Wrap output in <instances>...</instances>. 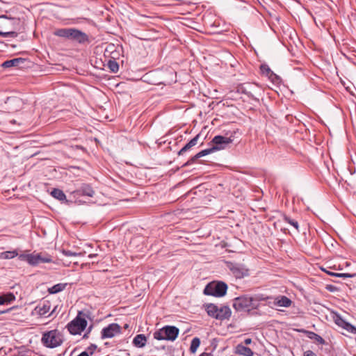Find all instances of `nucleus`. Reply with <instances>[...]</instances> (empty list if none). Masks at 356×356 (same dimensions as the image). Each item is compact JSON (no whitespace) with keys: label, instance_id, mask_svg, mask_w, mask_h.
<instances>
[{"label":"nucleus","instance_id":"nucleus-21","mask_svg":"<svg viewBox=\"0 0 356 356\" xmlns=\"http://www.w3.org/2000/svg\"><path fill=\"white\" fill-rule=\"evenodd\" d=\"M25 59L22 58H17L11 60H6L3 63L2 66L5 68L10 67L13 66H18L19 65L24 63Z\"/></svg>","mask_w":356,"mask_h":356},{"label":"nucleus","instance_id":"nucleus-16","mask_svg":"<svg viewBox=\"0 0 356 356\" xmlns=\"http://www.w3.org/2000/svg\"><path fill=\"white\" fill-rule=\"evenodd\" d=\"M51 309V303L49 300H44L40 303L35 309L40 316H46Z\"/></svg>","mask_w":356,"mask_h":356},{"label":"nucleus","instance_id":"nucleus-27","mask_svg":"<svg viewBox=\"0 0 356 356\" xmlns=\"http://www.w3.org/2000/svg\"><path fill=\"white\" fill-rule=\"evenodd\" d=\"M51 195H52V197L60 201H63L66 200V195H65L63 191L58 188H54L51 192Z\"/></svg>","mask_w":356,"mask_h":356},{"label":"nucleus","instance_id":"nucleus-7","mask_svg":"<svg viewBox=\"0 0 356 356\" xmlns=\"http://www.w3.org/2000/svg\"><path fill=\"white\" fill-rule=\"evenodd\" d=\"M227 267L236 279L243 278L249 274V270L241 264L229 261L227 262Z\"/></svg>","mask_w":356,"mask_h":356},{"label":"nucleus","instance_id":"nucleus-31","mask_svg":"<svg viewBox=\"0 0 356 356\" xmlns=\"http://www.w3.org/2000/svg\"><path fill=\"white\" fill-rule=\"evenodd\" d=\"M326 273L331 276L342 277V278H348V277L351 278V277H356V273H332L330 271H326Z\"/></svg>","mask_w":356,"mask_h":356},{"label":"nucleus","instance_id":"nucleus-25","mask_svg":"<svg viewBox=\"0 0 356 356\" xmlns=\"http://www.w3.org/2000/svg\"><path fill=\"white\" fill-rule=\"evenodd\" d=\"M15 300V296L13 293H7L0 296V305H7Z\"/></svg>","mask_w":356,"mask_h":356},{"label":"nucleus","instance_id":"nucleus-20","mask_svg":"<svg viewBox=\"0 0 356 356\" xmlns=\"http://www.w3.org/2000/svg\"><path fill=\"white\" fill-rule=\"evenodd\" d=\"M147 343V338L143 334H137L133 339V344L137 348H143Z\"/></svg>","mask_w":356,"mask_h":356},{"label":"nucleus","instance_id":"nucleus-9","mask_svg":"<svg viewBox=\"0 0 356 356\" xmlns=\"http://www.w3.org/2000/svg\"><path fill=\"white\" fill-rule=\"evenodd\" d=\"M121 332V327L118 323H111L102 330V338H112Z\"/></svg>","mask_w":356,"mask_h":356},{"label":"nucleus","instance_id":"nucleus-29","mask_svg":"<svg viewBox=\"0 0 356 356\" xmlns=\"http://www.w3.org/2000/svg\"><path fill=\"white\" fill-rule=\"evenodd\" d=\"M207 312L209 316L216 318L218 314V307L214 304H209L207 306Z\"/></svg>","mask_w":356,"mask_h":356},{"label":"nucleus","instance_id":"nucleus-2","mask_svg":"<svg viewBox=\"0 0 356 356\" xmlns=\"http://www.w3.org/2000/svg\"><path fill=\"white\" fill-rule=\"evenodd\" d=\"M63 336L58 330H52L43 333L41 341L47 348H54L63 343Z\"/></svg>","mask_w":356,"mask_h":356},{"label":"nucleus","instance_id":"nucleus-14","mask_svg":"<svg viewBox=\"0 0 356 356\" xmlns=\"http://www.w3.org/2000/svg\"><path fill=\"white\" fill-rule=\"evenodd\" d=\"M72 41L76 42L81 44L88 43L90 42L88 35L77 29H74Z\"/></svg>","mask_w":356,"mask_h":356},{"label":"nucleus","instance_id":"nucleus-41","mask_svg":"<svg viewBox=\"0 0 356 356\" xmlns=\"http://www.w3.org/2000/svg\"><path fill=\"white\" fill-rule=\"evenodd\" d=\"M252 342V339L250 338H247L244 340V343L246 344V345H248V344H250Z\"/></svg>","mask_w":356,"mask_h":356},{"label":"nucleus","instance_id":"nucleus-6","mask_svg":"<svg viewBox=\"0 0 356 356\" xmlns=\"http://www.w3.org/2000/svg\"><path fill=\"white\" fill-rule=\"evenodd\" d=\"M233 140H234L232 136L225 137L222 136H216L211 142L213 144V146L206 149L207 151H209V154L216 151L225 149L229 145L232 143Z\"/></svg>","mask_w":356,"mask_h":356},{"label":"nucleus","instance_id":"nucleus-35","mask_svg":"<svg viewBox=\"0 0 356 356\" xmlns=\"http://www.w3.org/2000/svg\"><path fill=\"white\" fill-rule=\"evenodd\" d=\"M17 33L13 31H0V36H2L3 38L6 37H11V38H16L17 36Z\"/></svg>","mask_w":356,"mask_h":356},{"label":"nucleus","instance_id":"nucleus-4","mask_svg":"<svg viewBox=\"0 0 356 356\" xmlns=\"http://www.w3.org/2000/svg\"><path fill=\"white\" fill-rule=\"evenodd\" d=\"M227 290V285L223 282H212L207 284L204 289V293L215 297L224 296Z\"/></svg>","mask_w":356,"mask_h":356},{"label":"nucleus","instance_id":"nucleus-28","mask_svg":"<svg viewBox=\"0 0 356 356\" xmlns=\"http://www.w3.org/2000/svg\"><path fill=\"white\" fill-rule=\"evenodd\" d=\"M17 256H18V252L17 250L5 251L0 254V258L2 259H10Z\"/></svg>","mask_w":356,"mask_h":356},{"label":"nucleus","instance_id":"nucleus-46","mask_svg":"<svg viewBox=\"0 0 356 356\" xmlns=\"http://www.w3.org/2000/svg\"><path fill=\"white\" fill-rule=\"evenodd\" d=\"M128 327H129V325H128L127 324H126V325H124V327H125V328H127Z\"/></svg>","mask_w":356,"mask_h":356},{"label":"nucleus","instance_id":"nucleus-24","mask_svg":"<svg viewBox=\"0 0 356 356\" xmlns=\"http://www.w3.org/2000/svg\"><path fill=\"white\" fill-rule=\"evenodd\" d=\"M292 301L285 296H280L277 298L275 305L279 307H289L291 306Z\"/></svg>","mask_w":356,"mask_h":356},{"label":"nucleus","instance_id":"nucleus-13","mask_svg":"<svg viewBox=\"0 0 356 356\" xmlns=\"http://www.w3.org/2000/svg\"><path fill=\"white\" fill-rule=\"evenodd\" d=\"M73 194L74 197L83 195L92 197L95 194V191L89 184H83L80 188L73 191Z\"/></svg>","mask_w":356,"mask_h":356},{"label":"nucleus","instance_id":"nucleus-40","mask_svg":"<svg viewBox=\"0 0 356 356\" xmlns=\"http://www.w3.org/2000/svg\"><path fill=\"white\" fill-rule=\"evenodd\" d=\"M96 345L92 344L88 348V350L90 351V355L93 353V351L96 349Z\"/></svg>","mask_w":356,"mask_h":356},{"label":"nucleus","instance_id":"nucleus-44","mask_svg":"<svg viewBox=\"0 0 356 356\" xmlns=\"http://www.w3.org/2000/svg\"><path fill=\"white\" fill-rule=\"evenodd\" d=\"M95 257V254H90V255H89V257H90V258H92V257Z\"/></svg>","mask_w":356,"mask_h":356},{"label":"nucleus","instance_id":"nucleus-32","mask_svg":"<svg viewBox=\"0 0 356 356\" xmlns=\"http://www.w3.org/2000/svg\"><path fill=\"white\" fill-rule=\"evenodd\" d=\"M200 345V340L198 337H195L192 339L191 346H190V351L191 353H195L197 351V349Z\"/></svg>","mask_w":356,"mask_h":356},{"label":"nucleus","instance_id":"nucleus-45","mask_svg":"<svg viewBox=\"0 0 356 356\" xmlns=\"http://www.w3.org/2000/svg\"><path fill=\"white\" fill-rule=\"evenodd\" d=\"M7 311H3V312H1L0 314H3L5 312H6Z\"/></svg>","mask_w":356,"mask_h":356},{"label":"nucleus","instance_id":"nucleus-11","mask_svg":"<svg viewBox=\"0 0 356 356\" xmlns=\"http://www.w3.org/2000/svg\"><path fill=\"white\" fill-rule=\"evenodd\" d=\"M335 323L341 327V328L346 330L349 333L356 334V327L350 324V323L345 321L343 318H341L339 315H337L334 318Z\"/></svg>","mask_w":356,"mask_h":356},{"label":"nucleus","instance_id":"nucleus-39","mask_svg":"<svg viewBox=\"0 0 356 356\" xmlns=\"http://www.w3.org/2000/svg\"><path fill=\"white\" fill-rule=\"evenodd\" d=\"M326 289L328 290L330 292H334L336 291L337 287L333 285H327Z\"/></svg>","mask_w":356,"mask_h":356},{"label":"nucleus","instance_id":"nucleus-33","mask_svg":"<svg viewBox=\"0 0 356 356\" xmlns=\"http://www.w3.org/2000/svg\"><path fill=\"white\" fill-rule=\"evenodd\" d=\"M108 69L113 73H115L119 70L118 63L114 60H109L107 63Z\"/></svg>","mask_w":356,"mask_h":356},{"label":"nucleus","instance_id":"nucleus-8","mask_svg":"<svg viewBox=\"0 0 356 356\" xmlns=\"http://www.w3.org/2000/svg\"><path fill=\"white\" fill-rule=\"evenodd\" d=\"M0 18L5 19L6 21L3 24V27L6 31H13L17 33L19 30L20 19L16 17H8L6 15H1Z\"/></svg>","mask_w":356,"mask_h":356},{"label":"nucleus","instance_id":"nucleus-12","mask_svg":"<svg viewBox=\"0 0 356 356\" xmlns=\"http://www.w3.org/2000/svg\"><path fill=\"white\" fill-rule=\"evenodd\" d=\"M257 88L258 86L255 84L244 83L239 87L238 91L243 94L246 95L251 99H256L254 97V92Z\"/></svg>","mask_w":356,"mask_h":356},{"label":"nucleus","instance_id":"nucleus-34","mask_svg":"<svg viewBox=\"0 0 356 356\" xmlns=\"http://www.w3.org/2000/svg\"><path fill=\"white\" fill-rule=\"evenodd\" d=\"M283 219H284V220L286 222H287V223H289V224L291 225L293 227H295V228H296V229L297 231H298L299 225H298V221H296V220H293V219H291L290 217H289V216H285V215L283 216Z\"/></svg>","mask_w":356,"mask_h":356},{"label":"nucleus","instance_id":"nucleus-47","mask_svg":"<svg viewBox=\"0 0 356 356\" xmlns=\"http://www.w3.org/2000/svg\"><path fill=\"white\" fill-rule=\"evenodd\" d=\"M86 337H87V334H85L83 335V338H86Z\"/></svg>","mask_w":356,"mask_h":356},{"label":"nucleus","instance_id":"nucleus-5","mask_svg":"<svg viewBox=\"0 0 356 356\" xmlns=\"http://www.w3.org/2000/svg\"><path fill=\"white\" fill-rule=\"evenodd\" d=\"M81 312H79L77 316L67 325V328L71 334H80L87 326V321L81 317Z\"/></svg>","mask_w":356,"mask_h":356},{"label":"nucleus","instance_id":"nucleus-17","mask_svg":"<svg viewBox=\"0 0 356 356\" xmlns=\"http://www.w3.org/2000/svg\"><path fill=\"white\" fill-rule=\"evenodd\" d=\"M232 314V311L228 306L218 307V314H216V319L225 320L228 319Z\"/></svg>","mask_w":356,"mask_h":356},{"label":"nucleus","instance_id":"nucleus-19","mask_svg":"<svg viewBox=\"0 0 356 356\" xmlns=\"http://www.w3.org/2000/svg\"><path fill=\"white\" fill-rule=\"evenodd\" d=\"M235 353L239 355L244 356H253L254 353L251 348L243 346V344H238L235 348Z\"/></svg>","mask_w":356,"mask_h":356},{"label":"nucleus","instance_id":"nucleus-38","mask_svg":"<svg viewBox=\"0 0 356 356\" xmlns=\"http://www.w3.org/2000/svg\"><path fill=\"white\" fill-rule=\"evenodd\" d=\"M304 356H317L312 350H307L304 353Z\"/></svg>","mask_w":356,"mask_h":356},{"label":"nucleus","instance_id":"nucleus-37","mask_svg":"<svg viewBox=\"0 0 356 356\" xmlns=\"http://www.w3.org/2000/svg\"><path fill=\"white\" fill-rule=\"evenodd\" d=\"M63 253L65 255V256H67V257H72V256H76V253L75 252H73L70 250H63Z\"/></svg>","mask_w":356,"mask_h":356},{"label":"nucleus","instance_id":"nucleus-22","mask_svg":"<svg viewBox=\"0 0 356 356\" xmlns=\"http://www.w3.org/2000/svg\"><path fill=\"white\" fill-rule=\"evenodd\" d=\"M209 154V151H207V149H203L196 154L195 156H192L187 162H186L182 166L186 167L191 165L192 163H195L198 159L207 156Z\"/></svg>","mask_w":356,"mask_h":356},{"label":"nucleus","instance_id":"nucleus-42","mask_svg":"<svg viewBox=\"0 0 356 356\" xmlns=\"http://www.w3.org/2000/svg\"><path fill=\"white\" fill-rule=\"evenodd\" d=\"M200 356H213L211 353H202Z\"/></svg>","mask_w":356,"mask_h":356},{"label":"nucleus","instance_id":"nucleus-26","mask_svg":"<svg viewBox=\"0 0 356 356\" xmlns=\"http://www.w3.org/2000/svg\"><path fill=\"white\" fill-rule=\"evenodd\" d=\"M67 284L59 283L54 285L53 286L48 289V292L50 294H55L63 291L65 289Z\"/></svg>","mask_w":356,"mask_h":356},{"label":"nucleus","instance_id":"nucleus-36","mask_svg":"<svg viewBox=\"0 0 356 356\" xmlns=\"http://www.w3.org/2000/svg\"><path fill=\"white\" fill-rule=\"evenodd\" d=\"M29 257V254H21L18 256V259L20 261H26V262L28 261Z\"/></svg>","mask_w":356,"mask_h":356},{"label":"nucleus","instance_id":"nucleus-23","mask_svg":"<svg viewBox=\"0 0 356 356\" xmlns=\"http://www.w3.org/2000/svg\"><path fill=\"white\" fill-rule=\"evenodd\" d=\"M305 332L309 339L315 341L318 344L325 345L326 343L325 341L316 333L312 331H305Z\"/></svg>","mask_w":356,"mask_h":356},{"label":"nucleus","instance_id":"nucleus-43","mask_svg":"<svg viewBox=\"0 0 356 356\" xmlns=\"http://www.w3.org/2000/svg\"><path fill=\"white\" fill-rule=\"evenodd\" d=\"M54 311H55V309L52 310V312L49 315H47V316H51L54 312Z\"/></svg>","mask_w":356,"mask_h":356},{"label":"nucleus","instance_id":"nucleus-10","mask_svg":"<svg viewBox=\"0 0 356 356\" xmlns=\"http://www.w3.org/2000/svg\"><path fill=\"white\" fill-rule=\"evenodd\" d=\"M52 261L50 256H42L41 254H29L27 263L33 266H35L42 263H51Z\"/></svg>","mask_w":356,"mask_h":356},{"label":"nucleus","instance_id":"nucleus-1","mask_svg":"<svg viewBox=\"0 0 356 356\" xmlns=\"http://www.w3.org/2000/svg\"><path fill=\"white\" fill-rule=\"evenodd\" d=\"M267 298L262 295H255L250 296L248 295L242 296L234 298L233 307L238 312L250 311L257 309L259 307L260 302L264 301Z\"/></svg>","mask_w":356,"mask_h":356},{"label":"nucleus","instance_id":"nucleus-3","mask_svg":"<svg viewBox=\"0 0 356 356\" xmlns=\"http://www.w3.org/2000/svg\"><path fill=\"white\" fill-rule=\"evenodd\" d=\"M179 328L175 326L166 325L154 332V338L157 340L175 341L178 337Z\"/></svg>","mask_w":356,"mask_h":356},{"label":"nucleus","instance_id":"nucleus-18","mask_svg":"<svg viewBox=\"0 0 356 356\" xmlns=\"http://www.w3.org/2000/svg\"><path fill=\"white\" fill-rule=\"evenodd\" d=\"M199 138L200 134L196 135L178 152V155H183L185 152L190 151L193 147L197 144Z\"/></svg>","mask_w":356,"mask_h":356},{"label":"nucleus","instance_id":"nucleus-15","mask_svg":"<svg viewBox=\"0 0 356 356\" xmlns=\"http://www.w3.org/2000/svg\"><path fill=\"white\" fill-rule=\"evenodd\" d=\"M75 28H63L56 29L54 32V35L72 40Z\"/></svg>","mask_w":356,"mask_h":356},{"label":"nucleus","instance_id":"nucleus-30","mask_svg":"<svg viewBox=\"0 0 356 356\" xmlns=\"http://www.w3.org/2000/svg\"><path fill=\"white\" fill-rule=\"evenodd\" d=\"M261 72L263 74L271 78V76H274L277 77V76L273 73V71L270 69L268 65H261L260 67Z\"/></svg>","mask_w":356,"mask_h":356}]
</instances>
